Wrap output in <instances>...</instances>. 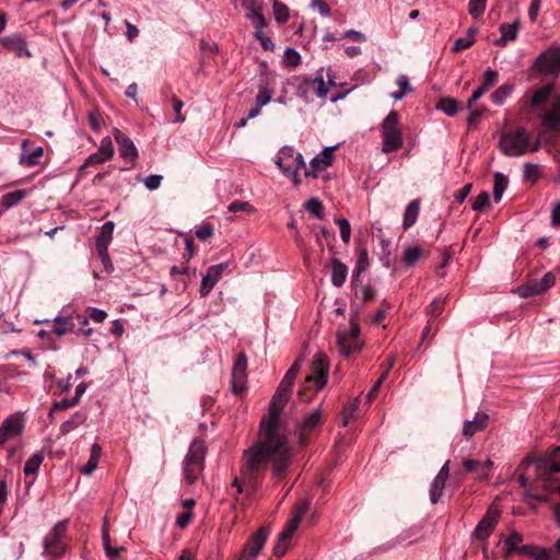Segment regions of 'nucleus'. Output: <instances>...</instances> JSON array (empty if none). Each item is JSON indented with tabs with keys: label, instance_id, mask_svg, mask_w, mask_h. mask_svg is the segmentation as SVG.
<instances>
[{
	"label": "nucleus",
	"instance_id": "nucleus-41",
	"mask_svg": "<svg viewBox=\"0 0 560 560\" xmlns=\"http://www.w3.org/2000/svg\"><path fill=\"white\" fill-rule=\"evenodd\" d=\"M499 81V72L493 70L492 68H487L485 70L480 86L489 91L497 82Z\"/></svg>",
	"mask_w": 560,
	"mask_h": 560
},
{
	"label": "nucleus",
	"instance_id": "nucleus-39",
	"mask_svg": "<svg viewBox=\"0 0 560 560\" xmlns=\"http://www.w3.org/2000/svg\"><path fill=\"white\" fill-rule=\"evenodd\" d=\"M43 460L44 456L42 453H36L32 457H30L24 465V475H35L38 471Z\"/></svg>",
	"mask_w": 560,
	"mask_h": 560
},
{
	"label": "nucleus",
	"instance_id": "nucleus-22",
	"mask_svg": "<svg viewBox=\"0 0 560 560\" xmlns=\"http://www.w3.org/2000/svg\"><path fill=\"white\" fill-rule=\"evenodd\" d=\"M247 451H248V450H246V451L244 452V454H245ZM243 457H244V465H243V467H242V469H241V478H237V477H236V478L234 479V481H233V485H232V486H233V488H235V489H236V492H237L238 494H240V493H242V492L244 491L243 481H247V482H249V481L254 478L255 474H257V472L261 471L262 469H265V467H266V465H267L268 463H271V464L273 465L272 459H269V460H268V462H267V463H266L261 468H259V469H258V468H257V469H253V470H249V471H246V472H245V469H246V466H247V462H246V457H245V455H244ZM272 475L275 476V474H273V472H272ZM282 476H283V474H282L281 476H279V478H281ZM275 477H276V478H278V476H275Z\"/></svg>",
	"mask_w": 560,
	"mask_h": 560
},
{
	"label": "nucleus",
	"instance_id": "nucleus-25",
	"mask_svg": "<svg viewBox=\"0 0 560 560\" xmlns=\"http://www.w3.org/2000/svg\"><path fill=\"white\" fill-rule=\"evenodd\" d=\"M55 323V327L51 330V334L57 337H62L66 334L72 332L74 329V324L72 322L71 316H56L51 319Z\"/></svg>",
	"mask_w": 560,
	"mask_h": 560
},
{
	"label": "nucleus",
	"instance_id": "nucleus-43",
	"mask_svg": "<svg viewBox=\"0 0 560 560\" xmlns=\"http://www.w3.org/2000/svg\"><path fill=\"white\" fill-rule=\"evenodd\" d=\"M444 480L441 478L435 477L430 486V501L435 504L440 500L443 489L445 487Z\"/></svg>",
	"mask_w": 560,
	"mask_h": 560
},
{
	"label": "nucleus",
	"instance_id": "nucleus-54",
	"mask_svg": "<svg viewBox=\"0 0 560 560\" xmlns=\"http://www.w3.org/2000/svg\"><path fill=\"white\" fill-rule=\"evenodd\" d=\"M523 538L517 533H512L504 541V546L508 552H513L518 549L520 544L522 542Z\"/></svg>",
	"mask_w": 560,
	"mask_h": 560
},
{
	"label": "nucleus",
	"instance_id": "nucleus-35",
	"mask_svg": "<svg viewBox=\"0 0 560 560\" xmlns=\"http://www.w3.org/2000/svg\"><path fill=\"white\" fill-rule=\"evenodd\" d=\"M27 196L26 190L19 189L14 191L7 192L2 196L1 205L4 209H10L16 206L21 200H23Z\"/></svg>",
	"mask_w": 560,
	"mask_h": 560
},
{
	"label": "nucleus",
	"instance_id": "nucleus-14",
	"mask_svg": "<svg viewBox=\"0 0 560 560\" xmlns=\"http://www.w3.org/2000/svg\"><path fill=\"white\" fill-rule=\"evenodd\" d=\"M268 537V532L265 528H259L245 545L238 560H255L262 547L265 546Z\"/></svg>",
	"mask_w": 560,
	"mask_h": 560
},
{
	"label": "nucleus",
	"instance_id": "nucleus-57",
	"mask_svg": "<svg viewBox=\"0 0 560 560\" xmlns=\"http://www.w3.org/2000/svg\"><path fill=\"white\" fill-rule=\"evenodd\" d=\"M358 405H359V398H355L353 401H351L343 408L342 425H347L348 421L354 416V413L358 409Z\"/></svg>",
	"mask_w": 560,
	"mask_h": 560
},
{
	"label": "nucleus",
	"instance_id": "nucleus-18",
	"mask_svg": "<svg viewBox=\"0 0 560 560\" xmlns=\"http://www.w3.org/2000/svg\"><path fill=\"white\" fill-rule=\"evenodd\" d=\"M487 412L478 411L471 420H466L463 425V434L466 439L472 438L477 432L482 431L488 423Z\"/></svg>",
	"mask_w": 560,
	"mask_h": 560
},
{
	"label": "nucleus",
	"instance_id": "nucleus-10",
	"mask_svg": "<svg viewBox=\"0 0 560 560\" xmlns=\"http://www.w3.org/2000/svg\"><path fill=\"white\" fill-rule=\"evenodd\" d=\"M500 517V511L497 506L491 505L486 515L481 518V521L477 524L475 530L472 532L471 537L476 540L485 541L492 534L493 529L497 526V523Z\"/></svg>",
	"mask_w": 560,
	"mask_h": 560
},
{
	"label": "nucleus",
	"instance_id": "nucleus-6",
	"mask_svg": "<svg viewBox=\"0 0 560 560\" xmlns=\"http://www.w3.org/2000/svg\"><path fill=\"white\" fill-rule=\"evenodd\" d=\"M67 520H62L55 524L51 530L44 538V552L52 558H59L66 552L62 537L67 530Z\"/></svg>",
	"mask_w": 560,
	"mask_h": 560
},
{
	"label": "nucleus",
	"instance_id": "nucleus-33",
	"mask_svg": "<svg viewBox=\"0 0 560 560\" xmlns=\"http://www.w3.org/2000/svg\"><path fill=\"white\" fill-rule=\"evenodd\" d=\"M420 211V203L418 200L410 201L406 209L404 214V228L409 229L411 225H413L417 221L418 214Z\"/></svg>",
	"mask_w": 560,
	"mask_h": 560
},
{
	"label": "nucleus",
	"instance_id": "nucleus-7",
	"mask_svg": "<svg viewBox=\"0 0 560 560\" xmlns=\"http://www.w3.org/2000/svg\"><path fill=\"white\" fill-rule=\"evenodd\" d=\"M282 174H292L301 168L305 170V161L300 152L292 147H282L275 160Z\"/></svg>",
	"mask_w": 560,
	"mask_h": 560
},
{
	"label": "nucleus",
	"instance_id": "nucleus-4",
	"mask_svg": "<svg viewBox=\"0 0 560 560\" xmlns=\"http://www.w3.org/2000/svg\"><path fill=\"white\" fill-rule=\"evenodd\" d=\"M399 117L395 110H390L382 124V151L389 153L397 151L402 145V136L398 129Z\"/></svg>",
	"mask_w": 560,
	"mask_h": 560
},
{
	"label": "nucleus",
	"instance_id": "nucleus-15",
	"mask_svg": "<svg viewBox=\"0 0 560 560\" xmlns=\"http://www.w3.org/2000/svg\"><path fill=\"white\" fill-rule=\"evenodd\" d=\"M228 264L222 262L218 265L210 266L207 270V273L202 276L201 284H200V295L207 296L217 282L221 279L223 270H225Z\"/></svg>",
	"mask_w": 560,
	"mask_h": 560
},
{
	"label": "nucleus",
	"instance_id": "nucleus-59",
	"mask_svg": "<svg viewBox=\"0 0 560 560\" xmlns=\"http://www.w3.org/2000/svg\"><path fill=\"white\" fill-rule=\"evenodd\" d=\"M86 312L89 317L96 323H103L107 317V313L102 308L89 307Z\"/></svg>",
	"mask_w": 560,
	"mask_h": 560
},
{
	"label": "nucleus",
	"instance_id": "nucleus-48",
	"mask_svg": "<svg viewBox=\"0 0 560 560\" xmlns=\"http://www.w3.org/2000/svg\"><path fill=\"white\" fill-rule=\"evenodd\" d=\"M487 0H469L468 3V12L474 18L477 19L481 16L486 10Z\"/></svg>",
	"mask_w": 560,
	"mask_h": 560
},
{
	"label": "nucleus",
	"instance_id": "nucleus-49",
	"mask_svg": "<svg viewBox=\"0 0 560 560\" xmlns=\"http://www.w3.org/2000/svg\"><path fill=\"white\" fill-rule=\"evenodd\" d=\"M101 155H103L105 159L112 160L114 156L115 150L112 142V139L109 137H105L101 140V144L97 150Z\"/></svg>",
	"mask_w": 560,
	"mask_h": 560
},
{
	"label": "nucleus",
	"instance_id": "nucleus-51",
	"mask_svg": "<svg viewBox=\"0 0 560 560\" xmlns=\"http://www.w3.org/2000/svg\"><path fill=\"white\" fill-rule=\"evenodd\" d=\"M213 233H214V230H213L212 225L208 222H202L195 230L196 236L201 241H206V240L210 238L213 235Z\"/></svg>",
	"mask_w": 560,
	"mask_h": 560
},
{
	"label": "nucleus",
	"instance_id": "nucleus-1",
	"mask_svg": "<svg viewBox=\"0 0 560 560\" xmlns=\"http://www.w3.org/2000/svg\"><path fill=\"white\" fill-rule=\"evenodd\" d=\"M294 378L287 375L280 382L270 404L268 416L262 418L258 441L245 453L246 471L261 468L269 459L273 462L275 476L284 474L291 463L292 452L278 424L280 413L289 399Z\"/></svg>",
	"mask_w": 560,
	"mask_h": 560
},
{
	"label": "nucleus",
	"instance_id": "nucleus-28",
	"mask_svg": "<svg viewBox=\"0 0 560 560\" xmlns=\"http://www.w3.org/2000/svg\"><path fill=\"white\" fill-rule=\"evenodd\" d=\"M501 38L497 40V45L505 46L508 42L515 40L518 33V22L511 24H502L500 26Z\"/></svg>",
	"mask_w": 560,
	"mask_h": 560
},
{
	"label": "nucleus",
	"instance_id": "nucleus-55",
	"mask_svg": "<svg viewBox=\"0 0 560 560\" xmlns=\"http://www.w3.org/2000/svg\"><path fill=\"white\" fill-rule=\"evenodd\" d=\"M162 175L152 174L143 178V184L148 190H155L161 186Z\"/></svg>",
	"mask_w": 560,
	"mask_h": 560
},
{
	"label": "nucleus",
	"instance_id": "nucleus-29",
	"mask_svg": "<svg viewBox=\"0 0 560 560\" xmlns=\"http://www.w3.org/2000/svg\"><path fill=\"white\" fill-rule=\"evenodd\" d=\"M102 448L98 444L94 443L91 447L90 458L88 463L81 468V472L85 476H90L98 466L101 458Z\"/></svg>",
	"mask_w": 560,
	"mask_h": 560
},
{
	"label": "nucleus",
	"instance_id": "nucleus-50",
	"mask_svg": "<svg viewBox=\"0 0 560 560\" xmlns=\"http://www.w3.org/2000/svg\"><path fill=\"white\" fill-rule=\"evenodd\" d=\"M370 267L369 254L365 248H361L358 253V258L355 262V270L359 272H365Z\"/></svg>",
	"mask_w": 560,
	"mask_h": 560
},
{
	"label": "nucleus",
	"instance_id": "nucleus-8",
	"mask_svg": "<svg viewBox=\"0 0 560 560\" xmlns=\"http://www.w3.org/2000/svg\"><path fill=\"white\" fill-rule=\"evenodd\" d=\"M536 69L544 75L556 77L560 73V46H551L536 59Z\"/></svg>",
	"mask_w": 560,
	"mask_h": 560
},
{
	"label": "nucleus",
	"instance_id": "nucleus-62",
	"mask_svg": "<svg viewBox=\"0 0 560 560\" xmlns=\"http://www.w3.org/2000/svg\"><path fill=\"white\" fill-rule=\"evenodd\" d=\"M311 7L317 10L322 16H328L330 14V8L324 0H311Z\"/></svg>",
	"mask_w": 560,
	"mask_h": 560
},
{
	"label": "nucleus",
	"instance_id": "nucleus-26",
	"mask_svg": "<svg viewBox=\"0 0 560 560\" xmlns=\"http://www.w3.org/2000/svg\"><path fill=\"white\" fill-rule=\"evenodd\" d=\"M463 465L467 471H471L476 474L477 478L482 479L487 476V471L491 468L492 462L490 459L485 462L465 459Z\"/></svg>",
	"mask_w": 560,
	"mask_h": 560
},
{
	"label": "nucleus",
	"instance_id": "nucleus-32",
	"mask_svg": "<svg viewBox=\"0 0 560 560\" xmlns=\"http://www.w3.org/2000/svg\"><path fill=\"white\" fill-rule=\"evenodd\" d=\"M113 231H114V222L108 221L102 225L101 232L96 240L97 250L103 249V246L105 249L107 248V246L113 237Z\"/></svg>",
	"mask_w": 560,
	"mask_h": 560
},
{
	"label": "nucleus",
	"instance_id": "nucleus-36",
	"mask_svg": "<svg viewBox=\"0 0 560 560\" xmlns=\"http://www.w3.org/2000/svg\"><path fill=\"white\" fill-rule=\"evenodd\" d=\"M102 540L106 556L112 560L117 559L124 548L110 546L109 532L105 524L102 528Z\"/></svg>",
	"mask_w": 560,
	"mask_h": 560
},
{
	"label": "nucleus",
	"instance_id": "nucleus-63",
	"mask_svg": "<svg viewBox=\"0 0 560 560\" xmlns=\"http://www.w3.org/2000/svg\"><path fill=\"white\" fill-rule=\"evenodd\" d=\"M254 35L260 42V45L265 50H272L275 48L273 42L270 37L264 35V32L258 31L255 32Z\"/></svg>",
	"mask_w": 560,
	"mask_h": 560
},
{
	"label": "nucleus",
	"instance_id": "nucleus-21",
	"mask_svg": "<svg viewBox=\"0 0 560 560\" xmlns=\"http://www.w3.org/2000/svg\"><path fill=\"white\" fill-rule=\"evenodd\" d=\"M322 411L320 408L314 409L310 415H307L302 424L299 428V438L301 442H304L306 434L316 429L320 423Z\"/></svg>",
	"mask_w": 560,
	"mask_h": 560
},
{
	"label": "nucleus",
	"instance_id": "nucleus-64",
	"mask_svg": "<svg viewBox=\"0 0 560 560\" xmlns=\"http://www.w3.org/2000/svg\"><path fill=\"white\" fill-rule=\"evenodd\" d=\"M538 173H539V170H538L537 165L530 164V163H526L524 165V177L526 179L533 180V182L536 180Z\"/></svg>",
	"mask_w": 560,
	"mask_h": 560
},
{
	"label": "nucleus",
	"instance_id": "nucleus-9",
	"mask_svg": "<svg viewBox=\"0 0 560 560\" xmlns=\"http://www.w3.org/2000/svg\"><path fill=\"white\" fill-rule=\"evenodd\" d=\"M555 282L556 277L553 276V273L547 272L540 279H533L520 285L516 289V292L522 298L539 295L541 293H545L548 289H550L555 284Z\"/></svg>",
	"mask_w": 560,
	"mask_h": 560
},
{
	"label": "nucleus",
	"instance_id": "nucleus-2",
	"mask_svg": "<svg viewBox=\"0 0 560 560\" xmlns=\"http://www.w3.org/2000/svg\"><path fill=\"white\" fill-rule=\"evenodd\" d=\"M499 145L502 153L506 156H520L538 149L537 145L532 148L530 135L523 128L502 133Z\"/></svg>",
	"mask_w": 560,
	"mask_h": 560
},
{
	"label": "nucleus",
	"instance_id": "nucleus-60",
	"mask_svg": "<svg viewBox=\"0 0 560 560\" xmlns=\"http://www.w3.org/2000/svg\"><path fill=\"white\" fill-rule=\"evenodd\" d=\"M107 161H109V160L105 159L103 155H101V153L98 151H96L86 158V160L83 164V167L98 165V164L105 163Z\"/></svg>",
	"mask_w": 560,
	"mask_h": 560
},
{
	"label": "nucleus",
	"instance_id": "nucleus-16",
	"mask_svg": "<svg viewBox=\"0 0 560 560\" xmlns=\"http://www.w3.org/2000/svg\"><path fill=\"white\" fill-rule=\"evenodd\" d=\"M308 508H310V502L306 501V500L303 501L300 505L296 506L292 518H290L288 521V523L285 524V527L279 534V537H280L281 540H290L292 538V536L294 535V533L299 528V525H300V523L302 521V517L305 515V513L307 512Z\"/></svg>",
	"mask_w": 560,
	"mask_h": 560
},
{
	"label": "nucleus",
	"instance_id": "nucleus-19",
	"mask_svg": "<svg viewBox=\"0 0 560 560\" xmlns=\"http://www.w3.org/2000/svg\"><path fill=\"white\" fill-rule=\"evenodd\" d=\"M0 43L9 50L13 51L18 57H31L25 39L20 35L4 36L0 38Z\"/></svg>",
	"mask_w": 560,
	"mask_h": 560
},
{
	"label": "nucleus",
	"instance_id": "nucleus-12",
	"mask_svg": "<svg viewBox=\"0 0 560 560\" xmlns=\"http://www.w3.org/2000/svg\"><path fill=\"white\" fill-rule=\"evenodd\" d=\"M232 392L236 395L246 389L247 384V358L240 353L233 364L231 374Z\"/></svg>",
	"mask_w": 560,
	"mask_h": 560
},
{
	"label": "nucleus",
	"instance_id": "nucleus-34",
	"mask_svg": "<svg viewBox=\"0 0 560 560\" xmlns=\"http://www.w3.org/2000/svg\"><path fill=\"white\" fill-rule=\"evenodd\" d=\"M544 125L549 129H558L560 127V98L556 102L553 109L545 114Z\"/></svg>",
	"mask_w": 560,
	"mask_h": 560
},
{
	"label": "nucleus",
	"instance_id": "nucleus-24",
	"mask_svg": "<svg viewBox=\"0 0 560 560\" xmlns=\"http://www.w3.org/2000/svg\"><path fill=\"white\" fill-rule=\"evenodd\" d=\"M348 276L347 266L339 259L331 260V283L336 288H340L346 282Z\"/></svg>",
	"mask_w": 560,
	"mask_h": 560
},
{
	"label": "nucleus",
	"instance_id": "nucleus-56",
	"mask_svg": "<svg viewBox=\"0 0 560 560\" xmlns=\"http://www.w3.org/2000/svg\"><path fill=\"white\" fill-rule=\"evenodd\" d=\"M283 60L288 66H296L301 60V55L293 48H287Z\"/></svg>",
	"mask_w": 560,
	"mask_h": 560
},
{
	"label": "nucleus",
	"instance_id": "nucleus-47",
	"mask_svg": "<svg viewBox=\"0 0 560 560\" xmlns=\"http://www.w3.org/2000/svg\"><path fill=\"white\" fill-rule=\"evenodd\" d=\"M472 35L474 31L469 30L466 36L457 38L452 47V50L457 52L469 48L474 44Z\"/></svg>",
	"mask_w": 560,
	"mask_h": 560
},
{
	"label": "nucleus",
	"instance_id": "nucleus-31",
	"mask_svg": "<svg viewBox=\"0 0 560 560\" xmlns=\"http://www.w3.org/2000/svg\"><path fill=\"white\" fill-rule=\"evenodd\" d=\"M509 179L508 177L501 173L495 172L493 175V198L495 202H499L502 199L504 191L508 188Z\"/></svg>",
	"mask_w": 560,
	"mask_h": 560
},
{
	"label": "nucleus",
	"instance_id": "nucleus-3",
	"mask_svg": "<svg viewBox=\"0 0 560 560\" xmlns=\"http://www.w3.org/2000/svg\"><path fill=\"white\" fill-rule=\"evenodd\" d=\"M360 326L355 322L354 316L350 318L348 327L339 328L337 331L336 348L340 355L349 357L362 349L360 340Z\"/></svg>",
	"mask_w": 560,
	"mask_h": 560
},
{
	"label": "nucleus",
	"instance_id": "nucleus-13",
	"mask_svg": "<svg viewBox=\"0 0 560 560\" xmlns=\"http://www.w3.org/2000/svg\"><path fill=\"white\" fill-rule=\"evenodd\" d=\"M335 147H326L320 153L314 156L310 166H305L304 175L306 177H317L318 172L326 170L334 160Z\"/></svg>",
	"mask_w": 560,
	"mask_h": 560
},
{
	"label": "nucleus",
	"instance_id": "nucleus-11",
	"mask_svg": "<svg viewBox=\"0 0 560 560\" xmlns=\"http://www.w3.org/2000/svg\"><path fill=\"white\" fill-rule=\"evenodd\" d=\"M328 359L325 354L318 353L311 365L307 382L314 383L316 390L322 389L328 380Z\"/></svg>",
	"mask_w": 560,
	"mask_h": 560
},
{
	"label": "nucleus",
	"instance_id": "nucleus-5",
	"mask_svg": "<svg viewBox=\"0 0 560 560\" xmlns=\"http://www.w3.org/2000/svg\"><path fill=\"white\" fill-rule=\"evenodd\" d=\"M206 446L202 441L194 440L185 458L184 472L188 483H194L197 474L203 469Z\"/></svg>",
	"mask_w": 560,
	"mask_h": 560
},
{
	"label": "nucleus",
	"instance_id": "nucleus-52",
	"mask_svg": "<svg viewBox=\"0 0 560 560\" xmlns=\"http://www.w3.org/2000/svg\"><path fill=\"white\" fill-rule=\"evenodd\" d=\"M490 206V196L487 191L480 192L474 203H472V210L475 211H483Z\"/></svg>",
	"mask_w": 560,
	"mask_h": 560
},
{
	"label": "nucleus",
	"instance_id": "nucleus-37",
	"mask_svg": "<svg viewBox=\"0 0 560 560\" xmlns=\"http://www.w3.org/2000/svg\"><path fill=\"white\" fill-rule=\"evenodd\" d=\"M552 85L547 84L538 89L530 98L533 107H538L544 104L551 95Z\"/></svg>",
	"mask_w": 560,
	"mask_h": 560
},
{
	"label": "nucleus",
	"instance_id": "nucleus-20",
	"mask_svg": "<svg viewBox=\"0 0 560 560\" xmlns=\"http://www.w3.org/2000/svg\"><path fill=\"white\" fill-rule=\"evenodd\" d=\"M327 77H328V82H326L324 79V69L322 68L319 71H317L316 77L310 81L311 89L320 98L327 97L329 88L334 84L332 78L328 72H327Z\"/></svg>",
	"mask_w": 560,
	"mask_h": 560
},
{
	"label": "nucleus",
	"instance_id": "nucleus-45",
	"mask_svg": "<svg viewBox=\"0 0 560 560\" xmlns=\"http://www.w3.org/2000/svg\"><path fill=\"white\" fill-rule=\"evenodd\" d=\"M438 109L445 113L447 116L453 117L458 112L457 102L453 98H443L436 106Z\"/></svg>",
	"mask_w": 560,
	"mask_h": 560
},
{
	"label": "nucleus",
	"instance_id": "nucleus-27",
	"mask_svg": "<svg viewBox=\"0 0 560 560\" xmlns=\"http://www.w3.org/2000/svg\"><path fill=\"white\" fill-rule=\"evenodd\" d=\"M1 428L13 439L22 433L23 419L18 415H12L2 422Z\"/></svg>",
	"mask_w": 560,
	"mask_h": 560
},
{
	"label": "nucleus",
	"instance_id": "nucleus-40",
	"mask_svg": "<svg viewBox=\"0 0 560 560\" xmlns=\"http://www.w3.org/2000/svg\"><path fill=\"white\" fill-rule=\"evenodd\" d=\"M422 255V249L419 246H408L402 254V261L407 266H413Z\"/></svg>",
	"mask_w": 560,
	"mask_h": 560
},
{
	"label": "nucleus",
	"instance_id": "nucleus-17",
	"mask_svg": "<svg viewBox=\"0 0 560 560\" xmlns=\"http://www.w3.org/2000/svg\"><path fill=\"white\" fill-rule=\"evenodd\" d=\"M113 135L118 144L120 156L130 161L136 160L138 158V149L133 141L117 128L113 130Z\"/></svg>",
	"mask_w": 560,
	"mask_h": 560
},
{
	"label": "nucleus",
	"instance_id": "nucleus-23",
	"mask_svg": "<svg viewBox=\"0 0 560 560\" xmlns=\"http://www.w3.org/2000/svg\"><path fill=\"white\" fill-rule=\"evenodd\" d=\"M26 145H27V140H24L22 142L23 153L20 155L19 163L26 167H32V166L38 165L40 163V159L44 154V149L42 147H37L35 150L27 153V152H25Z\"/></svg>",
	"mask_w": 560,
	"mask_h": 560
},
{
	"label": "nucleus",
	"instance_id": "nucleus-61",
	"mask_svg": "<svg viewBox=\"0 0 560 560\" xmlns=\"http://www.w3.org/2000/svg\"><path fill=\"white\" fill-rule=\"evenodd\" d=\"M275 18L278 22H284L289 18L288 9L285 5L273 2Z\"/></svg>",
	"mask_w": 560,
	"mask_h": 560
},
{
	"label": "nucleus",
	"instance_id": "nucleus-53",
	"mask_svg": "<svg viewBox=\"0 0 560 560\" xmlns=\"http://www.w3.org/2000/svg\"><path fill=\"white\" fill-rule=\"evenodd\" d=\"M355 296L360 299L363 303L372 300L375 295L374 289L370 284L361 285L355 289Z\"/></svg>",
	"mask_w": 560,
	"mask_h": 560
},
{
	"label": "nucleus",
	"instance_id": "nucleus-42",
	"mask_svg": "<svg viewBox=\"0 0 560 560\" xmlns=\"http://www.w3.org/2000/svg\"><path fill=\"white\" fill-rule=\"evenodd\" d=\"M271 100H272V90L267 84L260 83L258 86V93L256 95V104L259 107H262V106L267 105L268 103H270Z\"/></svg>",
	"mask_w": 560,
	"mask_h": 560
},
{
	"label": "nucleus",
	"instance_id": "nucleus-38",
	"mask_svg": "<svg viewBox=\"0 0 560 560\" xmlns=\"http://www.w3.org/2000/svg\"><path fill=\"white\" fill-rule=\"evenodd\" d=\"M513 92V85L511 84H503L500 88H498L492 94H491V101L495 105H502L505 100L512 94Z\"/></svg>",
	"mask_w": 560,
	"mask_h": 560
},
{
	"label": "nucleus",
	"instance_id": "nucleus-30",
	"mask_svg": "<svg viewBox=\"0 0 560 560\" xmlns=\"http://www.w3.org/2000/svg\"><path fill=\"white\" fill-rule=\"evenodd\" d=\"M537 472L542 477L549 474H556L560 471V463L552 462L548 458H539L534 462Z\"/></svg>",
	"mask_w": 560,
	"mask_h": 560
},
{
	"label": "nucleus",
	"instance_id": "nucleus-58",
	"mask_svg": "<svg viewBox=\"0 0 560 560\" xmlns=\"http://www.w3.org/2000/svg\"><path fill=\"white\" fill-rule=\"evenodd\" d=\"M443 303L441 298H435L427 307V314L430 316L440 315L443 310Z\"/></svg>",
	"mask_w": 560,
	"mask_h": 560
},
{
	"label": "nucleus",
	"instance_id": "nucleus-44",
	"mask_svg": "<svg viewBox=\"0 0 560 560\" xmlns=\"http://www.w3.org/2000/svg\"><path fill=\"white\" fill-rule=\"evenodd\" d=\"M305 209L311 212L315 218H324V206L318 198H311L305 202Z\"/></svg>",
	"mask_w": 560,
	"mask_h": 560
},
{
	"label": "nucleus",
	"instance_id": "nucleus-46",
	"mask_svg": "<svg viewBox=\"0 0 560 560\" xmlns=\"http://www.w3.org/2000/svg\"><path fill=\"white\" fill-rule=\"evenodd\" d=\"M335 223L338 224L340 229V236L342 242L348 244L351 237V225L349 220L346 218H336Z\"/></svg>",
	"mask_w": 560,
	"mask_h": 560
}]
</instances>
